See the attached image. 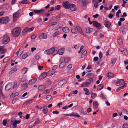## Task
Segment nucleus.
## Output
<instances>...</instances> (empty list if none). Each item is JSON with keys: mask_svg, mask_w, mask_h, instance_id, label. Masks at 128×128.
<instances>
[{"mask_svg": "<svg viewBox=\"0 0 128 128\" xmlns=\"http://www.w3.org/2000/svg\"><path fill=\"white\" fill-rule=\"evenodd\" d=\"M71 32L72 33L75 34L80 33L82 35L84 34V33L82 32V29L78 26L73 27L71 29Z\"/></svg>", "mask_w": 128, "mask_h": 128, "instance_id": "obj_1", "label": "nucleus"}, {"mask_svg": "<svg viewBox=\"0 0 128 128\" xmlns=\"http://www.w3.org/2000/svg\"><path fill=\"white\" fill-rule=\"evenodd\" d=\"M21 32V29L20 27H16L12 31V35L14 37H17L19 36Z\"/></svg>", "mask_w": 128, "mask_h": 128, "instance_id": "obj_2", "label": "nucleus"}, {"mask_svg": "<svg viewBox=\"0 0 128 128\" xmlns=\"http://www.w3.org/2000/svg\"><path fill=\"white\" fill-rule=\"evenodd\" d=\"M2 40V43L4 44H6L9 42L10 40V37L7 35H4Z\"/></svg>", "mask_w": 128, "mask_h": 128, "instance_id": "obj_3", "label": "nucleus"}, {"mask_svg": "<svg viewBox=\"0 0 128 128\" xmlns=\"http://www.w3.org/2000/svg\"><path fill=\"white\" fill-rule=\"evenodd\" d=\"M55 49L54 48H52L49 50H45L44 52V54H45L48 55L52 54L54 52Z\"/></svg>", "mask_w": 128, "mask_h": 128, "instance_id": "obj_4", "label": "nucleus"}, {"mask_svg": "<svg viewBox=\"0 0 128 128\" xmlns=\"http://www.w3.org/2000/svg\"><path fill=\"white\" fill-rule=\"evenodd\" d=\"M9 21V18L7 17L2 18H0V23L6 24Z\"/></svg>", "mask_w": 128, "mask_h": 128, "instance_id": "obj_5", "label": "nucleus"}, {"mask_svg": "<svg viewBox=\"0 0 128 128\" xmlns=\"http://www.w3.org/2000/svg\"><path fill=\"white\" fill-rule=\"evenodd\" d=\"M125 83L124 80L123 79H118V81L116 82V84L117 86H119L122 85Z\"/></svg>", "mask_w": 128, "mask_h": 128, "instance_id": "obj_6", "label": "nucleus"}, {"mask_svg": "<svg viewBox=\"0 0 128 128\" xmlns=\"http://www.w3.org/2000/svg\"><path fill=\"white\" fill-rule=\"evenodd\" d=\"M20 15V13L16 12L13 14V19L14 22H15L17 20Z\"/></svg>", "mask_w": 128, "mask_h": 128, "instance_id": "obj_7", "label": "nucleus"}, {"mask_svg": "<svg viewBox=\"0 0 128 128\" xmlns=\"http://www.w3.org/2000/svg\"><path fill=\"white\" fill-rule=\"evenodd\" d=\"M120 50L124 55L127 56L128 55V52L126 49L123 48H120Z\"/></svg>", "mask_w": 128, "mask_h": 128, "instance_id": "obj_8", "label": "nucleus"}, {"mask_svg": "<svg viewBox=\"0 0 128 128\" xmlns=\"http://www.w3.org/2000/svg\"><path fill=\"white\" fill-rule=\"evenodd\" d=\"M104 24L108 28H109L111 25L110 22L108 20H105L104 22Z\"/></svg>", "mask_w": 128, "mask_h": 128, "instance_id": "obj_9", "label": "nucleus"}, {"mask_svg": "<svg viewBox=\"0 0 128 128\" xmlns=\"http://www.w3.org/2000/svg\"><path fill=\"white\" fill-rule=\"evenodd\" d=\"M45 11L44 10L41 9L40 10H34V12L36 14L40 15L43 14Z\"/></svg>", "mask_w": 128, "mask_h": 128, "instance_id": "obj_10", "label": "nucleus"}, {"mask_svg": "<svg viewBox=\"0 0 128 128\" xmlns=\"http://www.w3.org/2000/svg\"><path fill=\"white\" fill-rule=\"evenodd\" d=\"M93 25L96 27L97 28L100 29L101 28V26L100 24L96 22H93Z\"/></svg>", "mask_w": 128, "mask_h": 128, "instance_id": "obj_11", "label": "nucleus"}, {"mask_svg": "<svg viewBox=\"0 0 128 128\" xmlns=\"http://www.w3.org/2000/svg\"><path fill=\"white\" fill-rule=\"evenodd\" d=\"M63 5L64 8L66 9H69L70 6L69 2L68 1L64 2L63 4Z\"/></svg>", "mask_w": 128, "mask_h": 128, "instance_id": "obj_12", "label": "nucleus"}, {"mask_svg": "<svg viewBox=\"0 0 128 128\" xmlns=\"http://www.w3.org/2000/svg\"><path fill=\"white\" fill-rule=\"evenodd\" d=\"M85 30L86 32L87 33L90 34L93 31L92 28L88 27H86Z\"/></svg>", "mask_w": 128, "mask_h": 128, "instance_id": "obj_13", "label": "nucleus"}, {"mask_svg": "<svg viewBox=\"0 0 128 128\" xmlns=\"http://www.w3.org/2000/svg\"><path fill=\"white\" fill-rule=\"evenodd\" d=\"M12 87V86L11 84H7L5 86V90L6 91H8L10 90Z\"/></svg>", "mask_w": 128, "mask_h": 128, "instance_id": "obj_14", "label": "nucleus"}, {"mask_svg": "<svg viewBox=\"0 0 128 128\" xmlns=\"http://www.w3.org/2000/svg\"><path fill=\"white\" fill-rule=\"evenodd\" d=\"M69 8L73 11H75L76 10V8L74 4H72L70 6Z\"/></svg>", "mask_w": 128, "mask_h": 128, "instance_id": "obj_15", "label": "nucleus"}, {"mask_svg": "<svg viewBox=\"0 0 128 128\" xmlns=\"http://www.w3.org/2000/svg\"><path fill=\"white\" fill-rule=\"evenodd\" d=\"M47 75V74L46 72H44L40 76V80H42L46 78Z\"/></svg>", "mask_w": 128, "mask_h": 128, "instance_id": "obj_16", "label": "nucleus"}, {"mask_svg": "<svg viewBox=\"0 0 128 128\" xmlns=\"http://www.w3.org/2000/svg\"><path fill=\"white\" fill-rule=\"evenodd\" d=\"M47 38V35L45 33L42 34L40 36L39 38L40 39H46Z\"/></svg>", "mask_w": 128, "mask_h": 128, "instance_id": "obj_17", "label": "nucleus"}, {"mask_svg": "<svg viewBox=\"0 0 128 128\" xmlns=\"http://www.w3.org/2000/svg\"><path fill=\"white\" fill-rule=\"evenodd\" d=\"M62 30L64 32L66 33H68L70 32L69 28L67 27L63 28H62Z\"/></svg>", "mask_w": 128, "mask_h": 128, "instance_id": "obj_18", "label": "nucleus"}, {"mask_svg": "<svg viewBox=\"0 0 128 128\" xmlns=\"http://www.w3.org/2000/svg\"><path fill=\"white\" fill-rule=\"evenodd\" d=\"M64 51L65 49L62 48L58 50V53L60 55H62L63 54Z\"/></svg>", "mask_w": 128, "mask_h": 128, "instance_id": "obj_19", "label": "nucleus"}, {"mask_svg": "<svg viewBox=\"0 0 128 128\" xmlns=\"http://www.w3.org/2000/svg\"><path fill=\"white\" fill-rule=\"evenodd\" d=\"M38 90L40 92H44L46 89L45 86H40L38 87Z\"/></svg>", "mask_w": 128, "mask_h": 128, "instance_id": "obj_20", "label": "nucleus"}, {"mask_svg": "<svg viewBox=\"0 0 128 128\" xmlns=\"http://www.w3.org/2000/svg\"><path fill=\"white\" fill-rule=\"evenodd\" d=\"M28 85L27 84H24L22 85L21 88L22 90H24L26 89L28 87Z\"/></svg>", "mask_w": 128, "mask_h": 128, "instance_id": "obj_21", "label": "nucleus"}, {"mask_svg": "<svg viewBox=\"0 0 128 128\" xmlns=\"http://www.w3.org/2000/svg\"><path fill=\"white\" fill-rule=\"evenodd\" d=\"M37 80L36 78H34L30 80L29 82V84L30 85H32L36 82Z\"/></svg>", "mask_w": 128, "mask_h": 128, "instance_id": "obj_22", "label": "nucleus"}, {"mask_svg": "<svg viewBox=\"0 0 128 128\" xmlns=\"http://www.w3.org/2000/svg\"><path fill=\"white\" fill-rule=\"evenodd\" d=\"M62 60V61L64 60L65 62L66 63H68L70 61L69 58H60V61Z\"/></svg>", "mask_w": 128, "mask_h": 128, "instance_id": "obj_23", "label": "nucleus"}, {"mask_svg": "<svg viewBox=\"0 0 128 128\" xmlns=\"http://www.w3.org/2000/svg\"><path fill=\"white\" fill-rule=\"evenodd\" d=\"M29 30H30V29L28 27H27L25 28L22 32L23 34L24 35L26 34L29 31Z\"/></svg>", "mask_w": 128, "mask_h": 128, "instance_id": "obj_24", "label": "nucleus"}, {"mask_svg": "<svg viewBox=\"0 0 128 128\" xmlns=\"http://www.w3.org/2000/svg\"><path fill=\"white\" fill-rule=\"evenodd\" d=\"M6 49H4L2 46H0V52L1 53L3 54L6 52Z\"/></svg>", "mask_w": 128, "mask_h": 128, "instance_id": "obj_25", "label": "nucleus"}, {"mask_svg": "<svg viewBox=\"0 0 128 128\" xmlns=\"http://www.w3.org/2000/svg\"><path fill=\"white\" fill-rule=\"evenodd\" d=\"M55 72L54 71L52 70H49L48 72L47 75L48 76H51L54 74Z\"/></svg>", "mask_w": 128, "mask_h": 128, "instance_id": "obj_26", "label": "nucleus"}, {"mask_svg": "<svg viewBox=\"0 0 128 128\" xmlns=\"http://www.w3.org/2000/svg\"><path fill=\"white\" fill-rule=\"evenodd\" d=\"M87 52L85 50H84L82 51V54L81 56L82 58H83L87 54Z\"/></svg>", "mask_w": 128, "mask_h": 128, "instance_id": "obj_27", "label": "nucleus"}, {"mask_svg": "<svg viewBox=\"0 0 128 128\" xmlns=\"http://www.w3.org/2000/svg\"><path fill=\"white\" fill-rule=\"evenodd\" d=\"M66 115L70 116H76L78 118L80 117V116L79 115L74 113H72L70 114H67Z\"/></svg>", "mask_w": 128, "mask_h": 128, "instance_id": "obj_28", "label": "nucleus"}, {"mask_svg": "<svg viewBox=\"0 0 128 128\" xmlns=\"http://www.w3.org/2000/svg\"><path fill=\"white\" fill-rule=\"evenodd\" d=\"M66 65V64L65 62H61L60 64L59 67L61 68H63Z\"/></svg>", "mask_w": 128, "mask_h": 128, "instance_id": "obj_29", "label": "nucleus"}, {"mask_svg": "<svg viewBox=\"0 0 128 128\" xmlns=\"http://www.w3.org/2000/svg\"><path fill=\"white\" fill-rule=\"evenodd\" d=\"M107 76L109 78H113L114 76V75L113 73L111 72L108 73L107 74Z\"/></svg>", "mask_w": 128, "mask_h": 128, "instance_id": "obj_30", "label": "nucleus"}, {"mask_svg": "<svg viewBox=\"0 0 128 128\" xmlns=\"http://www.w3.org/2000/svg\"><path fill=\"white\" fill-rule=\"evenodd\" d=\"M93 108H94L96 109L98 107V102L96 101H94L93 103Z\"/></svg>", "mask_w": 128, "mask_h": 128, "instance_id": "obj_31", "label": "nucleus"}, {"mask_svg": "<svg viewBox=\"0 0 128 128\" xmlns=\"http://www.w3.org/2000/svg\"><path fill=\"white\" fill-rule=\"evenodd\" d=\"M30 54V52H28L27 53H25L22 56V58L24 59H26L28 56H29Z\"/></svg>", "mask_w": 128, "mask_h": 128, "instance_id": "obj_32", "label": "nucleus"}, {"mask_svg": "<svg viewBox=\"0 0 128 128\" xmlns=\"http://www.w3.org/2000/svg\"><path fill=\"white\" fill-rule=\"evenodd\" d=\"M84 90L85 92V94L87 95H89L90 94V92L88 89L86 88H84Z\"/></svg>", "mask_w": 128, "mask_h": 128, "instance_id": "obj_33", "label": "nucleus"}, {"mask_svg": "<svg viewBox=\"0 0 128 128\" xmlns=\"http://www.w3.org/2000/svg\"><path fill=\"white\" fill-rule=\"evenodd\" d=\"M127 84H124V85L122 86L119 87L118 89H117L116 90V92H119L120 90L123 89L125 88Z\"/></svg>", "mask_w": 128, "mask_h": 128, "instance_id": "obj_34", "label": "nucleus"}, {"mask_svg": "<svg viewBox=\"0 0 128 128\" xmlns=\"http://www.w3.org/2000/svg\"><path fill=\"white\" fill-rule=\"evenodd\" d=\"M23 52V51L22 49H20L18 52H17L16 53V54L18 56H20L22 54Z\"/></svg>", "mask_w": 128, "mask_h": 128, "instance_id": "obj_35", "label": "nucleus"}, {"mask_svg": "<svg viewBox=\"0 0 128 128\" xmlns=\"http://www.w3.org/2000/svg\"><path fill=\"white\" fill-rule=\"evenodd\" d=\"M43 111L44 113L45 114H46L48 112V108L46 106H44L43 108Z\"/></svg>", "mask_w": 128, "mask_h": 128, "instance_id": "obj_36", "label": "nucleus"}, {"mask_svg": "<svg viewBox=\"0 0 128 128\" xmlns=\"http://www.w3.org/2000/svg\"><path fill=\"white\" fill-rule=\"evenodd\" d=\"M103 87L104 85L102 84H100L97 87V89L98 90H100L103 89Z\"/></svg>", "mask_w": 128, "mask_h": 128, "instance_id": "obj_37", "label": "nucleus"}, {"mask_svg": "<svg viewBox=\"0 0 128 128\" xmlns=\"http://www.w3.org/2000/svg\"><path fill=\"white\" fill-rule=\"evenodd\" d=\"M20 3L23 4H30V2L28 1L27 0H24L20 2Z\"/></svg>", "mask_w": 128, "mask_h": 128, "instance_id": "obj_38", "label": "nucleus"}, {"mask_svg": "<svg viewBox=\"0 0 128 128\" xmlns=\"http://www.w3.org/2000/svg\"><path fill=\"white\" fill-rule=\"evenodd\" d=\"M28 70V69L26 68H24L22 69V74H26Z\"/></svg>", "mask_w": 128, "mask_h": 128, "instance_id": "obj_39", "label": "nucleus"}, {"mask_svg": "<svg viewBox=\"0 0 128 128\" xmlns=\"http://www.w3.org/2000/svg\"><path fill=\"white\" fill-rule=\"evenodd\" d=\"M17 69L16 68H14L13 70H12L8 74L10 75L12 73H14V72H15L16 71H17Z\"/></svg>", "mask_w": 128, "mask_h": 128, "instance_id": "obj_40", "label": "nucleus"}, {"mask_svg": "<svg viewBox=\"0 0 128 128\" xmlns=\"http://www.w3.org/2000/svg\"><path fill=\"white\" fill-rule=\"evenodd\" d=\"M98 4L99 2L97 1H96L95 2L94 4V6L96 8H98Z\"/></svg>", "mask_w": 128, "mask_h": 128, "instance_id": "obj_41", "label": "nucleus"}, {"mask_svg": "<svg viewBox=\"0 0 128 128\" xmlns=\"http://www.w3.org/2000/svg\"><path fill=\"white\" fill-rule=\"evenodd\" d=\"M65 82V80H61L58 83V85L60 86H61L63 85L64 84V82Z\"/></svg>", "mask_w": 128, "mask_h": 128, "instance_id": "obj_42", "label": "nucleus"}, {"mask_svg": "<svg viewBox=\"0 0 128 128\" xmlns=\"http://www.w3.org/2000/svg\"><path fill=\"white\" fill-rule=\"evenodd\" d=\"M116 58H113L112 59L111 61V63L112 64H114L116 63Z\"/></svg>", "mask_w": 128, "mask_h": 128, "instance_id": "obj_43", "label": "nucleus"}, {"mask_svg": "<svg viewBox=\"0 0 128 128\" xmlns=\"http://www.w3.org/2000/svg\"><path fill=\"white\" fill-rule=\"evenodd\" d=\"M78 1L80 3L83 5H85L86 4L85 0H78Z\"/></svg>", "mask_w": 128, "mask_h": 128, "instance_id": "obj_44", "label": "nucleus"}, {"mask_svg": "<svg viewBox=\"0 0 128 128\" xmlns=\"http://www.w3.org/2000/svg\"><path fill=\"white\" fill-rule=\"evenodd\" d=\"M60 34V32L59 31H56V32L53 35V37H54L57 36L58 35Z\"/></svg>", "mask_w": 128, "mask_h": 128, "instance_id": "obj_45", "label": "nucleus"}, {"mask_svg": "<svg viewBox=\"0 0 128 128\" xmlns=\"http://www.w3.org/2000/svg\"><path fill=\"white\" fill-rule=\"evenodd\" d=\"M117 42L120 45H122V42L121 39H118L117 40Z\"/></svg>", "mask_w": 128, "mask_h": 128, "instance_id": "obj_46", "label": "nucleus"}, {"mask_svg": "<svg viewBox=\"0 0 128 128\" xmlns=\"http://www.w3.org/2000/svg\"><path fill=\"white\" fill-rule=\"evenodd\" d=\"M18 63V62H15V61L14 60H12L11 62V66H13L14 65V64H17Z\"/></svg>", "mask_w": 128, "mask_h": 128, "instance_id": "obj_47", "label": "nucleus"}, {"mask_svg": "<svg viewBox=\"0 0 128 128\" xmlns=\"http://www.w3.org/2000/svg\"><path fill=\"white\" fill-rule=\"evenodd\" d=\"M122 128H128V124L126 123H124L122 126Z\"/></svg>", "mask_w": 128, "mask_h": 128, "instance_id": "obj_48", "label": "nucleus"}, {"mask_svg": "<svg viewBox=\"0 0 128 128\" xmlns=\"http://www.w3.org/2000/svg\"><path fill=\"white\" fill-rule=\"evenodd\" d=\"M85 86L86 87H88L90 84V83L89 82H87L84 83Z\"/></svg>", "mask_w": 128, "mask_h": 128, "instance_id": "obj_49", "label": "nucleus"}, {"mask_svg": "<svg viewBox=\"0 0 128 128\" xmlns=\"http://www.w3.org/2000/svg\"><path fill=\"white\" fill-rule=\"evenodd\" d=\"M96 96V95L95 93H93L91 94V98L93 99Z\"/></svg>", "mask_w": 128, "mask_h": 128, "instance_id": "obj_50", "label": "nucleus"}, {"mask_svg": "<svg viewBox=\"0 0 128 128\" xmlns=\"http://www.w3.org/2000/svg\"><path fill=\"white\" fill-rule=\"evenodd\" d=\"M26 80V76L23 77L21 80V81L23 82H25Z\"/></svg>", "mask_w": 128, "mask_h": 128, "instance_id": "obj_51", "label": "nucleus"}, {"mask_svg": "<svg viewBox=\"0 0 128 128\" xmlns=\"http://www.w3.org/2000/svg\"><path fill=\"white\" fill-rule=\"evenodd\" d=\"M100 97L103 99H106V96L104 95V94L102 93L100 95Z\"/></svg>", "mask_w": 128, "mask_h": 128, "instance_id": "obj_52", "label": "nucleus"}, {"mask_svg": "<svg viewBox=\"0 0 128 128\" xmlns=\"http://www.w3.org/2000/svg\"><path fill=\"white\" fill-rule=\"evenodd\" d=\"M18 82L16 81H15L14 83L13 86L14 88H16L17 86Z\"/></svg>", "mask_w": 128, "mask_h": 128, "instance_id": "obj_53", "label": "nucleus"}, {"mask_svg": "<svg viewBox=\"0 0 128 128\" xmlns=\"http://www.w3.org/2000/svg\"><path fill=\"white\" fill-rule=\"evenodd\" d=\"M52 98V96L50 95L46 97V100L48 101L50 100Z\"/></svg>", "mask_w": 128, "mask_h": 128, "instance_id": "obj_54", "label": "nucleus"}, {"mask_svg": "<svg viewBox=\"0 0 128 128\" xmlns=\"http://www.w3.org/2000/svg\"><path fill=\"white\" fill-rule=\"evenodd\" d=\"M34 100V99H31L29 100L28 101L26 102H27V103H28V104H30L32 103Z\"/></svg>", "mask_w": 128, "mask_h": 128, "instance_id": "obj_55", "label": "nucleus"}, {"mask_svg": "<svg viewBox=\"0 0 128 128\" xmlns=\"http://www.w3.org/2000/svg\"><path fill=\"white\" fill-rule=\"evenodd\" d=\"M9 60V58H5L3 60V62L4 63H6Z\"/></svg>", "mask_w": 128, "mask_h": 128, "instance_id": "obj_56", "label": "nucleus"}, {"mask_svg": "<svg viewBox=\"0 0 128 128\" xmlns=\"http://www.w3.org/2000/svg\"><path fill=\"white\" fill-rule=\"evenodd\" d=\"M50 90L48 89L44 90V94H48L50 92Z\"/></svg>", "mask_w": 128, "mask_h": 128, "instance_id": "obj_57", "label": "nucleus"}, {"mask_svg": "<svg viewBox=\"0 0 128 128\" xmlns=\"http://www.w3.org/2000/svg\"><path fill=\"white\" fill-rule=\"evenodd\" d=\"M40 122V120L38 118H37L36 119V121L34 122V124H36Z\"/></svg>", "mask_w": 128, "mask_h": 128, "instance_id": "obj_58", "label": "nucleus"}, {"mask_svg": "<svg viewBox=\"0 0 128 128\" xmlns=\"http://www.w3.org/2000/svg\"><path fill=\"white\" fill-rule=\"evenodd\" d=\"M60 7L61 6L60 5H58L55 7V8L56 10H58L60 9Z\"/></svg>", "mask_w": 128, "mask_h": 128, "instance_id": "obj_59", "label": "nucleus"}, {"mask_svg": "<svg viewBox=\"0 0 128 128\" xmlns=\"http://www.w3.org/2000/svg\"><path fill=\"white\" fill-rule=\"evenodd\" d=\"M58 67V66L57 65H55L53 66L52 67V70L54 71L56 70Z\"/></svg>", "mask_w": 128, "mask_h": 128, "instance_id": "obj_60", "label": "nucleus"}, {"mask_svg": "<svg viewBox=\"0 0 128 128\" xmlns=\"http://www.w3.org/2000/svg\"><path fill=\"white\" fill-rule=\"evenodd\" d=\"M102 53L101 52H100L99 54V56L100 59H101L102 57Z\"/></svg>", "mask_w": 128, "mask_h": 128, "instance_id": "obj_61", "label": "nucleus"}, {"mask_svg": "<svg viewBox=\"0 0 128 128\" xmlns=\"http://www.w3.org/2000/svg\"><path fill=\"white\" fill-rule=\"evenodd\" d=\"M35 57V59L36 60H38L40 58V56L38 55H36Z\"/></svg>", "mask_w": 128, "mask_h": 128, "instance_id": "obj_62", "label": "nucleus"}, {"mask_svg": "<svg viewBox=\"0 0 128 128\" xmlns=\"http://www.w3.org/2000/svg\"><path fill=\"white\" fill-rule=\"evenodd\" d=\"M127 27L126 26H122L120 29L122 30H124V29H126L127 28Z\"/></svg>", "mask_w": 128, "mask_h": 128, "instance_id": "obj_63", "label": "nucleus"}, {"mask_svg": "<svg viewBox=\"0 0 128 128\" xmlns=\"http://www.w3.org/2000/svg\"><path fill=\"white\" fill-rule=\"evenodd\" d=\"M36 38V36L35 34L33 35L31 37V39L34 40Z\"/></svg>", "mask_w": 128, "mask_h": 128, "instance_id": "obj_64", "label": "nucleus"}]
</instances>
